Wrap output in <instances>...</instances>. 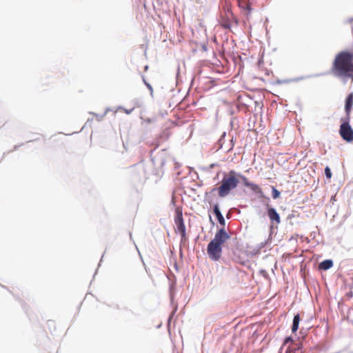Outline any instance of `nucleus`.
<instances>
[{
    "instance_id": "f257e3e1",
    "label": "nucleus",
    "mask_w": 353,
    "mask_h": 353,
    "mask_svg": "<svg viewBox=\"0 0 353 353\" xmlns=\"http://www.w3.org/2000/svg\"><path fill=\"white\" fill-rule=\"evenodd\" d=\"M331 72L336 77L353 81V56L349 51L339 52L335 57Z\"/></svg>"
},
{
    "instance_id": "f03ea898",
    "label": "nucleus",
    "mask_w": 353,
    "mask_h": 353,
    "mask_svg": "<svg viewBox=\"0 0 353 353\" xmlns=\"http://www.w3.org/2000/svg\"><path fill=\"white\" fill-rule=\"evenodd\" d=\"M230 238L226 231L222 228L216 234L214 239L208 243L207 253L209 258L214 261H219L222 255V245Z\"/></svg>"
},
{
    "instance_id": "7ed1b4c3",
    "label": "nucleus",
    "mask_w": 353,
    "mask_h": 353,
    "mask_svg": "<svg viewBox=\"0 0 353 353\" xmlns=\"http://www.w3.org/2000/svg\"><path fill=\"white\" fill-rule=\"evenodd\" d=\"M238 174L234 170H230L228 173L223 174L220 185L217 188L211 189L210 192L212 193L217 191L220 197H225L230 192L234 190L239 184Z\"/></svg>"
},
{
    "instance_id": "20e7f679",
    "label": "nucleus",
    "mask_w": 353,
    "mask_h": 353,
    "mask_svg": "<svg viewBox=\"0 0 353 353\" xmlns=\"http://www.w3.org/2000/svg\"><path fill=\"white\" fill-rule=\"evenodd\" d=\"M350 118H346L340 126L339 134L342 139L347 142L353 141V129L349 123Z\"/></svg>"
},
{
    "instance_id": "39448f33",
    "label": "nucleus",
    "mask_w": 353,
    "mask_h": 353,
    "mask_svg": "<svg viewBox=\"0 0 353 353\" xmlns=\"http://www.w3.org/2000/svg\"><path fill=\"white\" fill-rule=\"evenodd\" d=\"M174 223L176 225V232H179L181 235L182 239H185V226L183 222V214L181 210H177L174 218Z\"/></svg>"
},
{
    "instance_id": "423d86ee",
    "label": "nucleus",
    "mask_w": 353,
    "mask_h": 353,
    "mask_svg": "<svg viewBox=\"0 0 353 353\" xmlns=\"http://www.w3.org/2000/svg\"><path fill=\"white\" fill-rule=\"evenodd\" d=\"M238 21L233 15L232 12L228 11L226 13L225 17H223L221 21V25L225 29H230L233 26H236Z\"/></svg>"
},
{
    "instance_id": "0eeeda50",
    "label": "nucleus",
    "mask_w": 353,
    "mask_h": 353,
    "mask_svg": "<svg viewBox=\"0 0 353 353\" xmlns=\"http://www.w3.org/2000/svg\"><path fill=\"white\" fill-rule=\"evenodd\" d=\"M252 0H238V6L244 12L246 17H248L251 12Z\"/></svg>"
},
{
    "instance_id": "6e6552de",
    "label": "nucleus",
    "mask_w": 353,
    "mask_h": 353,
    "mask_svg": "<svg viewBox=\"0 0 353 353\" xmlns=\"http://www.w3.org/2000/svg\"><path fill=\"white\" fill-rule=\"evenodd\" d=\"M345 112L347 116V118H350L352 110H353V93H350L346 99L345 103Z\"/></svg>"
},
{
    "instance_id": "1a4fd4ad",
    "label": "nucleus",
    "mask_w": 353,
    "mask_h": 353,
    "mask_svg": "<svg viewBox=\"0 0 353 353\" xmlns=\"http://www.w3.org/2000/svg\"><path fill=\"white\" fill-rule=\"evenodd\" d=\"M268 216L272 223L274 222L276 224L280 223V216L274 208H271L268 210Z\"/></svg>"
},
{
    "instance_id": "9d476101",
    "label": "nucleus",
    "mask_w": 353,
    "mask_h": 353,
    "mask_svg": "<svg viewBox=\"0 0 353 353\" xmlns=\"http://www.w3.org/2000/svg\"><path fill=\"white\" fill-rule=\"evenodd\" d=\"M332 266H333V261L330 259H327V260H325L319 263V268L320 270H327L331 268Z\"/></svg>"
},
{
    "instance_id": "9b49d317",
    "label": "nucleus",
    "mask_w": 353,
    "mask_h": 353,
    "mask_svg": "<svg viewBox=\"0 0 353 353\" xmlns=\"http://www.w3.org/2000/svg\"><path fill=\"white\" fill-rule=\"evenodd\" d=\"M214 212L219 223L221 225H225V219L219 210L218 205H215L214 206Z\"/></svg>"
},
{
    "instance_id": "f8f14e48",
    "label": "nucleus",
    "mask_w": 353,
    "mask_h": 353,
    "mask_svg": "<svg viewBox=\"0 0 353 353\" xmlns=\"http://www.w3.org/2000/svg\"><path fill=\"white\" fill-rule=\"evenodd\" d=\"M300 322V316L299 314H296L294 316L293 323L292 327V332L293 333L296 332L299 328V325Z\"/></svg>"
},
{
    "instance_id": "ddd939ff",
    "label": "nucleus",
    "mask_w": 353,
    "mask_h": 353,
    "mask_svg": "<svg viewBox=\"0 0 353 353\" xmlns=\"http://www.w3.org/2000/svg\"><path fill=\"white\" fill-rule=\"evenodd\" d=\"M246 187L250 188L251 190H252L256 192H261V188H260V186L259 185L253 183H251V184H246Z\"/></svg>"
},
{
    "instance_id": "4468645a",
    "label": "nucleus",
    "mask_w": 353,
    "mask_h": 353,
    "mask_svg": "<svg viewBox=\"0 0 353 353\" xmlns=\"http://www.w3.org/2000/svg\"><path fill=\"white\" fill-rule=\"evenodd\" d=\"M272 198L276 199H278L280 196V192L276 189L275 187L272 186Z\"/></svg>"
},
{
    "instance_id": "2eb2a0df",
    "label": "nucleus",
    "mask_w": 353,
    "mask_h": 353,
    "mask_svg": "<svg viewBox=\"0 0 353 353\" xmlns=\"http://www.w3.org/2000/svg\"><path fill=\"white\" fill-rule=\"evenodd\" d=\"M325 176H326V177L327 179H331V177H332V172H331V170H330V168L327 167V166L325 168Z\"/></svg>"
},
{
    "instance_id": "dca6fc26",
    "label": "nucleus",
    "mask_w": 353,
    "mask_h": 353,
    "mask_svg": "<svg viewBox=\"0 0 353 353\" xmlns=\"http://www.w3.org/2000/svg\"><path fill=\"white\" fill-rule=\"evenodd\" d=\"M292 341H293L292 339L290 336H288V337L285 338V339L284 340L283 346L285 345L289 342H292Z\"/></svg>"
},
{
    "instance_id": "f3484780",
    "label": "nucleus",
    "mask_w": 353,
    "mask_h": 353,
    "mask_svg": "<svg viewBox=\"0 0 353 353\" xmlns=\"http://www.w3.org/2000/svg\"><path fill=\"white\" fill-rule=\"evenodd\" d=\"M242 179H243V184H244L245 186H246V184H251V183L248 181V179L246 177L243 176Z\"/></svg>"
},
{
    "instance_id": "a211bd4d",
    "label": "nucleus",
    "mask_w": 353,
    "mask_h": 353,
    "mask_svg": "<svg viewBox=\"0 0 353 353\" xmlns=\"http://www.w3.org/2000/svg\"><path fill=\"white\" fill-rule=\"evenodd\" d=\"M122 110H123V111L126 113V114H130L132 110H134V108L130 109V110H127V109H124V108H122Z\"/></svg>"
},
{
    "instance_id": "6ab92c4d",
    "label": "nucleus",
    "mask_w": 353,
    "mask_h": 353,
    "mask_svg": "<svg viewBox=\"0 0 353 353\" xmlns=\"http://www.w3.org/2000/svg\"><path fill=\"white\" fill-rule=\"evenodd\" d=\"M348 51H349V52H350V54H352V56H353V48H352L351 50H348Z\"/></svg>"
}]
</instances>
